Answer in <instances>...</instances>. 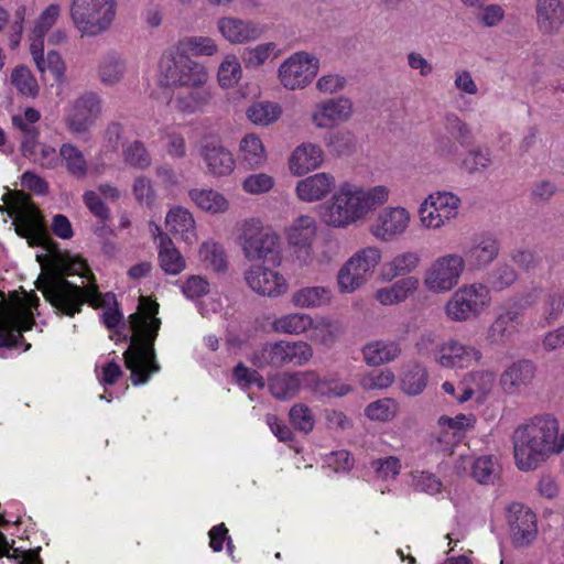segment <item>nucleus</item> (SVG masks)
Instances as JSON below:
<instances>
[{"label":"nucleus","mask_w":564,"mask_h":564,"mask_svg":"<svg viewBox=\"0 0 564 564\" xmlns=\"http://www.w3.org/2000/svg\"><path fill=\"white\" fill-rule=\"evenodd\" d=\"M378 213L369 232L379 241L390 242L404 236L412 224V213L403 205H388Z\"/></svg>","instance_id":"nucleus-17"},{"label":"nucleus","mask_w":564,"mask_h":564,"mask_svg":"<svg viewBox=\"0 0 564 564\" xmlns=\"http://www.w3.org/2000/svg\"><path fill=\"white\" fill-rule=\"evenodd\" d=\"M237 243L249 261L264 260L279 248V236L265 229L259 217H248L237 227Z\"/></svg>","instance_id":"nucleus-13"},{"label":"nucleus","mask_w":564,"mask_h":564,"mask_svg":"<svg viewBox=\"0 0 564 564\" xmlns=\"http://www.w3.org/2000/svg\"><path fill=\"white\" fill-rule=\"evenodd\" d=\"M283 115L282 106L276 101L258 100L246 109L247 119L257 127H270Z\"/></svg>","instance_id":"nucleus-45"},{"label":"nucleus","mask_w":564,"mask_h":564,"mask_svg":"<svg viewBox=\"0 0 564 564\" xmlns=\"http://www.w3.org/2000/svg\"><path fill=\"white\" fill-rule=\"evenodd\" d=\"M519 312L508 310L499 314L488 328L487 337L491 343H501L516 333Z\"/></svg>","instance_id":"nucleus-54"},{"label":"nucleus","mask_w":564,"mask_h":564,"mask_svg":"<svg viewBox=\"0 0 564 564\" xmlns=\"http://www.w3.org/2000/svg\"><path fill=\"white\" fill-rule=\"evenodd\" d=\"M209 70L203 63L174 50L165 52L159 62L158 83L161 87H186L189 93H173L167 106L181 112H195L210 100V93L202 89L209 82Z\"/></svg>","instance_id":"nucleus-2"},{"label":"nucleus","mask_w":564,"mask_h":564,"mask_svg":"<svg viewBox=\"0 0 564 564\" xmlns=\"http://www.w3.org/2000/svg\"><path fill=\"white\" fill-rule=\"evenodd\" d=\"M207 172L214 177L230 175L236 169L232 153L217 140H207L199 148Z\"/></svg>","instance_id":"nucleus-24"},{"label":"nucleus","mask_w":564,"mask_h":564,"mask_svg":"<svg viewBox=\"0 0 564 564\" xmlns=\"http://www.w3.org/2000/svg\"><path fill=\"white\" fill-rule=\"evenodd\" d=\"M197 256L205 268L216 272L227 269V256L224 247L214 239L203 241L198 248Z\"/></svg>","instance_id":"nucleus-52"},{"label":"nucleus","mask_w":564,"mask_h":564,"mask_svg":"<svg viewBox=\"0 0 564 564\" xmlns=\"http://www.w3.org/2000/svg\"><path fill=\"white\" fill-rule=\"evenodd\" d=\"M312 326V315L302 312H291L276 316L271 328L279 334L300 336L307 334Z\"/></svg>","instance_id":"nucleus-47"},{"label":"nucleus","mask_w":564,"mask_h":564,"mask_svg":"<svg viewBox=\"0 0 564 564\" xmlns=\"http://www.w3.org/2000/svg\"><path fill=\"white\" fill-rule=\"evenodd\" d=\"M62 163L66 171L83 178L88 173V163L83 151L70 142L63 143L58 150V164Z\"/></svg>","instance_id":"nucleus-51"},{"label":"nucleus","mask_w":564,"mask_h":564,"mask_svg":"<svg viewBox=\"0 0 564 564\" xmlns=\"http://www.w3.org/2000/svg\"><path fill=\"white\" fill-rule=\"evenodd\" d=\"M325 151L312 141L296 145L288 158V170L292 176H304L319 170L325 163Z\"/></svg>","instance_id":"nucleus-23"},{"label":"nucleus","mask_w":564,"mask_h":564,"mask_svg":"<svg viewBox=\"0 0 564 564\" xmlns=\"http://www.w3.org/2000/svg\"><path fill=\"white\" fill-rule=\"evenodd\" d=\"M458 474H466L470 470V476L479 484H494L500 474L498 460L490 455L473 458L469 455H460L455 466Z\"/></svg>","instance_id":"nucleus-26"},{"label":"nucleus","mask_w":564,"mask_h":564,"mask_svg":"<svg viewBox=\"0 0 564 564\" xmlns=\"http://www.w3.org/2000/svg\"><path fill=\"white\" fill-rule=\"evenodd\" d=\"M316 215L319 224L330 230H347L355 227L337 188L328 200L317 207Z\"/></svg>","instance_id":"nucleus-27"},{"label":"nucleus","mask_w":564,"mask_h":564,"mask_svg":"<svg viewBox=\"0 0 564 564\" xmlns=\"http://www.w3.org/2000/svg\"><path fill=\"white\" fill-rule=\"evenodd\" d=\"M477 422V419L474 414H457L454 417L442 415L437 420L438 427H448L453 431L456 436L459 437V440L463 437V435L474 429L475 424Z\"/></svg>","instance_id":"nucleus-64"},{"label":"nucleus","mask_w":564,"mask_h":564,"mask_svg":"<svg viewBox=\"0 0 564 564\" xmlns=\"http://www.w3.org/2000/svg\"><path fill=\"white\" fill-rule=\"evenodd\" d=\"M174 51L189 57H213L218 54L219 44L212 36L189 35L180 40Z\"/></svg>","instance_id":"nucleus-44"},{"label":"nucleus","mask_w":564,"mask_h":564,"mask_svg":"<svg viewBox=\"0 0 564 564\" xmlns=\"http://www.w3.org/2000/svg\"><path fill=\"white\" fill-rule=\"evenodd\" d=\"M481 358L482 354L478 348L454 338L443 340L433 351L435 364L444 369H467L478 364Z\"/></svg>","instance_id":"nucleus-18"},{"label":"nucleus","mask_w":564,"mask_h":564,"mask_svg":"<svg viewBox=\"0 0 564 564\" xmlns=\"http://www.w3.org/2000/svg\"><path fill=\"white\" fill-rule=\"evenodd\" d=\"M337 191L355 227L367 221L378 208L388 204L392 195L391 187L383 183L364 185L355 181H343Z\"/></svg>","instance_id":"nucleus-6"},{"label":"nucleus","mask_w":564,"mask_h":564,"mask_svg":"<svg viewBox=\"0 0 564 564\" xmlns=\"http://www.w3.org/2000/svg\"><path fill=\"white\" fill-rule=\"evenodd\" d=\"M159 265L170 275H177L186 268V261L169 236H162L159 243Z\"/></svg>","instance_id":"nucleus-48"},{"label":"nucleus","mask_w":564,"mask_h":564,"mask_svg":"<svg viewBox=\"0 0 564 564\" xmlns=\"http://www.w3.org/2000/svg\"><path fill=\"white\" fill-rule=\"evenodd\" d=\"M280 53L276 43L261 42L243 50L242 63L247 69H259L267 63L278 58Z\"/></svg>","instance_id":"nucleus-50"},{"label":"nucleus","mask_w":564,"mask_h":564,"mask_svg":"<svg viewBox=\"0 0 564 564\" xmlns=\"http://www.w3.org/2000/svg\"><path fill=\"white\" fill-rule=\"evenodd\" d=\"M371 468L378 479L393 480L400 475L402 463L399 457L391 455L372 460Z\"/></svg>","instance_id":"nucleus-61"},{"label":"nucleus","mask_w":564,"mask_h":564,"mask_svg":"<svg viewBox=\"0 0 564 564\" xmlns=\"http://www.w3.org/2000/svg\"><path fill=\"white\" fill-rule=\"evenodd\" d=\"M496 381V376L489 370H477L468 373L462 381V393L456 397L458 403H464L475 395L488 394Z\"/></svg>","instance_id":"nucleus-37"},{"label":"nucleus","mask_w":564,"mask_h":564,"mask_svg":"<svg viewBox=\"0 0 564 564\" xmlns=\"http://www.w3.org/2000/svg\"><path fill=\"white\" fill-rule=\"evenodd\" d=\"M158 312L156 302L141 296L138 311L130 315L132 335L123 357L126 367L131 372V380L137 386L145 383L160 370L153 347L161 326V321L156 317Z\"/></svg>","instance_id":"nucleus-4"},{"label":"nucleus","mask_w":564,"mask_h":564,"mask_svg":"<svg viewBox=\"0 0 564 564\" xmlns=\"http://www.w3.org/2000/svg\"><path fill=\"white\" fill-rule=\"evenodd\" d=\"M45 44L40 42L29 45V51L39 73H51L57 82L65 79L66 65L61 54L56 51L44 53Z\"/></svg>","instance_id":"nucleus-35"},{"label":"nucleus","mask_w":564,"mask_h":564,"mask_svg":"<svg viewBox=\"0 0 564 564\" xmlns=\"http://www.w3.org/2000/svg\"><path fill=\"white\" fill-rule=\"evenodd\" d=\"M294 186L296 199L304 204L324 202L336 187V177L333 173L321 171L310 175L301 176Z\"/></svg>","instance_id":"nucleus-22"},{"label":"nucleus","mask_w":564,"mask_h":564,"mask_svg":"<svg viewBox=\"0 0 564 564\" xmlns=\"http://www.w3.org/2000/svg\"><path fill=\"white\" fill-rule=\"evenodd\" d=\"M275 180L271 174L257 172L248 174L241 181V188L246 194L258 196L273 189Z\"/></svg>","instance_id":"nucleus-59"},{"label":"nucleus","mask_w":564,"mask_h":564,"mask_svg":"<svg viewBox=\"0 0 564 564\" xmlns=\"http://www.w3.org/2000/svg\"><path fill=\"white\" fill-rule=\"evenodd\" d=\"M459 207L460 198L452 192L430 193L417 206L419 226L426 231L442 230L457 217Z\"/></svg>","instance_id":"nucleus-12"},{"label":"nucleus","mask_w":564,"mask_h":564,"mask_svg":"<svg viewBox=\"0 0 564 564\" xmlns=\"http://www.w3.org/2000/svg\"><path fill=\"white\" fill-rule=\"evenodd\" d=\"M247 285L257 294L268 297H279L289 291V282L278 270L264 264L251 265L245 272Z\"/></svg>","instance_id":"nucleus-20"},{"label":"nucleus","mask_w":564,"mask_h":564,"mask_svg":"<svg viewBox=\"0 0 564 564\" xmlns=\"http://www.w3.org/2000/svg\"><path fill=\"white\" fill-rule=\"evenodd\" d=\"M118 0H70L69 18L82 37H97L113 26Z\"/></svg>","instance_id":"nucleus-7"},{"label":"nucleus","mask_w":564,"mask_h":564,"mask_svg":"<svg viewBox=\"0 0 564 564\" xmlns=\"http://www.w3.org/2000/svg\"><path fill=\"white\" fill-rule=\"evenodd\" d=\"M39 297L24 292L22 296L12 295L0 301V347L17 346L22 332L29 330L34 322L33 308Z\"/></svg>","instance_id":"nucleus-9"},{"label":"nucleus","mask_w":564,"mask_h":564,"mask_svg":"<svg viewBox=\"0 0 564 564\" xmlns=\"http://www.w3.org/2000/svg\"><path fill=\"white\" fill-rule=\"evenodd\" d=\"M317 221L307 214L295 217L284 229V237L289 246L314 242L317 236Z\"/></svg>","instance_id":"nucleus-41"},{"label":"nucleus","mask_w":564,"mask_h":564,"mask_svg":"<svg viewBox=\"0 0 564 564\" xmlns=\"http://www.w3.org/2000/svg\"><path fill=\"white\" fill-rule=\"evenodd\" d=\"M314 356L313 347L304 340H278L264 344L253 357L258 367L271 366L281 368L286 365L301 367Z\"/></svg>","instance_id":"nucleus-14"},{"label":"nucleus","mask_w":564,"mask_h":564,"mask_svg":"<svg viewBox=\"0 0 564 564\" xmlns=\"http://www.w3.org/2000/svg\"><path fill=\"white\" fill-rule=\"evenodd\" d=\"M269 389L276 399L294 398L299 391L294 373H276L269 379Z\"/></svg>","instance_id":"nucleus-58"},{"label":"nucleus","mask_w":564,"mask_h":564,"mask_svg":"<svg viewBox=\"0 0 564 564\" xmlns=\"http://www.w3.org/2000/svg\"><path fill=\"white\" fill-rule=\"evenodd\" d=\"M308 339L311 343L330 348L339 338L341 333L340 324L325 315L312 316V326L310 327Z\"/></svg>","instance_id":"nucleus-40"},{"label":"nucleus","mask_w":564,"mask_h":564,"mask_svg":"<svg viewBox=\"0 0 564 564\" xmlns=\"http://www.w3.org/2000/svg\"><path fill=\"white\" fill-rule=\"evenodd\" d=\"M188 196L197 208L209 215L226 214L231 206L228 197L214 188H193Z\"/></svg>","instance_id":"nucleus-36"},{"label":"nucleus","mask_w":564,"mask_h":564,"mask_svg":"<svg viewBox=\"0 0 564 564\" xmlns=\"http://www.w3.org/2000/svg\"><path fill=\"white\" fill-rule=\"evenodd\" d=\"M500 252V242L495 235L484 234L476 237L466 252L470 267L475 270L487 269Z\"/></svg>","instance_id":"nucleus-31"},{"label":"nucleus","mask_w":564,"mask_h":564,"mask_svg":"<svg viewBox=\"0 0 564 564\" xmlns=\"http://www.w3.org/2000/svg\"><path fill=\"white\" fill-rule=\"evenodd\" d=\"M419 286L420 280L416 276L398 279L390 285L376 290L373 299L382 306H397L414 295Z\"/></svg>","instance_id":"nucleus-33"},{"label":"nucleus","mask_w":564,"mask_h":564,"mask_svg":"<svg viewBox=\"0 0 564 564\" xmlns=\"http://www.w3.org/2000/svg\"><path fill=\"white\" fill-rule=\"evenodd\" d=\"M401 354L399 344L392 340H373L362 347L367 365L380 366L395 360Z\"/></svg>","instance_id":"nucleus-46"},{"label":"nucleus","mask_w":564,"mask_h":564,"mask_svg":"<svg viewBox=\"0 0 564 564\" xmlns=\"http://www.w3.org/2000/svg\"><path fill=\"white\" fill-rule=\"evenodd\" d=\"M507 521L511 543L516 547L530 546L538 535L534 512L521 503H511L507 509Z\"/></svg>","instance_id":"nucleus-19"},{"label":"nucleus","mask_w":564,"mask_h":564,"mask_svg":"<svg viewBox=\"0 0 564 564\" xmlns=\"http://www.w3.org/2000/svg\"><path fill=\"white\" fill-rule=\"evenodd\" d=\"M465 271L466 260L460 253H442L424 269L422 283L426 292L444 295L457 288Z\"/></svg>","instance_id":"nucleus-10"},{"label":"nucleus","mask_w":564,"mask_h":564,"mask_svg":"<svg viewBox=\"0 0 564 564\" xmlns=\"http://www.w3.org/2000/svg\"><path fill=\"white\" fill-rule=\"evenodd\" d=\"M354 115V101L341 95L315 102L307 113V122L316 131L333 130L349 122Z\"/></svg>","instance_id":"nucleus-15"},{"label":"nucleus","mask_w":564,"mask_h":564,"mask_svg":"<svg viewBox=\"0 0 564 564\" xmlns=\"http://www.w3.org/2000/svg\"><path fill=\"white\" fill-rule=\"evenodd\" d=\"M40 119V111L35 108L28 107L22 112L12 116V124L25 134L24 138H33L39 137V131L33 124Z\"/></svg>","instance_id":"nucleus-63"},{"label":"nucleus","mask_w":564,"mask_h":564,"mask_svg":"<svg viewBox=\"0 0 564 564\" xmlns=\"http://www.w3.org/2000/svg\"><path fill=\"white\" fill-rule=\"evenodd\" d=\"M518 280V273L509 263L499 264L490 274L489 288L496 292H502L511 288Z\"/></svg>","instance_id":"nucleus-60"},{"label":"nucleus","mask_w":564,"mask_h":564,"mask_svg":"<svg viewBox=\"0 0 564 564\" xmlns=\"http://www.w3.org/2000/svg\"><path fill=\"white\" fill-rule=\"evenodd\" d=\"M408 477L409 486L415 491L434 496L443 490L442 480L427 470H413Z\"/></svg>","instance_id":"nucleus-56"},{"label":"nucleus","mask_w":564,"mask_h":564,"mask_svg":"<svg viewBox=\"0 0 564 564\" xmlns=\"http://www.w3.org/2000/svg\"><path fill=\"white\" fill-rule=\"evenodd\" d=\"M492 163L490 151L475 148L468 151L462 160V167L468 173H478L487 170Z\"/></svg>","instance_id":"nucleus-62"},{"label":"nucleus","mask_w":564,"mask_h":564,"mask_svg":"<svg viewBox=\"0 0 564 564\" xmlns=\"http://www.w3.org/2000/svg\"><path fill=\"white\" fill-rule=\"evenodd\" d=\"M513 458L521 471L538 469L564 452V429L552 414H538L519 424L512 433Z\"/></svg>","instance_id":"nucleus-3"},{"label":"nucleus","mask_w":564,"mask_h":564,"mask_svg":"<svg viewBox=\"0 0 564 564\" xmlns=\"http://www.w3.org/2000/svg\"><path fill=\"white\" fill-rule=\"evenodd\" d=\"M102 112V99L95 91H85L64 109V123L73 134L87 133Z\"/></svg>","instance_id":"nucleus-16"},{"label":"nucleus","mask_w":564,"mask_h":564,"mask_svg":"<svg viewBox=\"0 0 564 564\" xmlns=\"http://www.w3.org/2000/svg\"><path fill=\"white\" fill-rule=\"evenodd\" d=\"M10 85L23 97L36 98L40 94V86L32 70L25 65H18L11 69L9 77Z\"/></svg>","instance_id":"nucleus-53"},{"label":"nucleus","mask_w":564,"mask_h":564,"mask_svg":"<svg viewBox=\"0 0 564 564\" xmlns=\"http://www.w3.org/2000/svg\"><path fill=\"white\" fill-rule=\"evenodd\" d=\"M421 264V256L414 250H403L397 252L389 260L382 263L379 271V279L381 282H392L395 279L413 276Z\"/></svg>","instance_id":"nucleus-28"},{"label":"nucleus","mask_w":564,"mask_h":564,"mask_svg":"<svg viewBox=\"0 0 564 564\" xmlns=\"http://www.w3.org/2000/svg\"><path fill=\"white\" fill-rule=\"evenodd\" d=\"M427 370L420 365L409 367L400 379V388L408 395L421 394L427 386Z\"/></svg>","instance_id":"nucleus-55"},{"label":"nucleus","mask_w":564,"mask_h":564,"mask_svg":"<svg viewBox=\"0 0 564 564\" xmlns=\"http://www.w3.org/2000/svg\"><path fill=\"white\" fill-rule=\"evenodd\" d=\"M383 249L375 243L354 250L338 268L335 282L337 292L350 295L364 289L381 270Z\"/></svg>","instance_id":"nucleus-5"},{"label":"nucleus","mask_w":564,"mask_h":564,"mask_svg":"<svg viewBox=\"0 0 564 564\" xmlns=\"http://www.w3.org/2000/svg\"><path fill=\"white\" fill-rule=\"evenodd\" d=\"M240 162L249 169L263 166L268 161V152L262 139L256 133H247L238 145Z\"/></svg>","instance_id":"nucleus-38"},{"label":"nucleus","mask_w":564,"mask_h":564,"mask_svg":"<svg viewBox=\"0 0 564 564\" xmlns=\"http://www.w3.org/2000/svg\"><path fill=\"white\" fill-rule=\"evenodd\" d=\"M243 77V65L235 53H226L216 70V80L221 89H232Z\"/></svg>","instance_id":"nucleus-43"},{"label":"nucleus","mask_w":564,"mask_h":564,"mask_svg":"<svg viewBox=\"0 0 564 564\" xmlns=\"http://www.w3.org/2000/svg\"><path fill=\"white\" fill-rule=\"evenodd\" d=\"M3 202L9 216L13 219L15 232L28 240L31 247H41L46 252L36 254L43 272L36 280V288L59 313L74 316L87 302L91 306H102L113 300V294H101L95 284L80 288L68 282L64 274L87 276L89 268L78 256L62 254L48 237L39 209L22 192H8Z\"/></svg>","instance_id":"nucleus-1"},{"label":"nucleus","mask_w":564,"mask_h":564,"mask_svg":"<svg viewBox=\"0 0 564 564\" xmlns=\"http://www.w3.org/2000/svg\"><path fill=\"white\" fill-rule=\"evenodd\" d=\"M398 412L399 404L391 398L373 401L365 409V415L375 422H389L397 416Z\"/></svg>","instance_id":"nucleus-57"},{"label":"nucleus","mask_w":564,"mask_h":564,"mask_svg":"<svg viewBox=\"0 0 564 564\" xmlns=\"http://www.w3.org/2000/svg\"><path fill=\"white\" fill-rule=\"evenodd\" d=\"M220 37L230 45H243L257 42L263 35L259 23L235 15H223L216 21Z\"/></svg>","instance_id":"nucleus-21"},{"label":"nucleus","mask_w":564,"mask_h":564,"mask_svg":"<svg viewBox=\"0 0 564 564\" xmlns=\"http://www.w3.org/2000/svg\"><path fill=\"white\" fill-rule=\"evenodd\" d=\"M334 293L329 286L306 285L295 290L291 295V303L297 308H321L333 303Z\"/></svg>","instance_id":"nucleus-34"},{"label":"nucleus","mask_w":564,"mask_h":564,"mask_svg":"<svg viewBox=\"0 0 564 564\" xmlns=\"http://www.w3.org/2000/svg\"><path fill=\"white\" fill-rule=\"evenodd\" d=\"M535 24L545 35H554L564 25V0H536Z\"/></svg>","instance_id":"nucleus-30"},{"label":"nucleus","mask_w":564,"mask_h":564,"mask_svg":"<svg viewBox=\"0 0 564 564\" xmlns=\"http://www.w3.org/2000/svg\"><path fill=\"white\" fill-rule=\"evenodd\" d=\"M453 291L443 306L444 316L451 323L479 318L492 305L491 290L481 281L464 283Z\"/></svg>","instance_id":"nucleus-8"},{"label":"nucleus","mask_w":564,"mask_h":564,"mask_svg":"<svg viewBox=\"0 0 564 564\" xmlns=\"http://www.w3.org/2000/svg\"><path fill=\"white\" fill-rule=\"evenodd\" d=\"M535 365L529 360L511 364L500 376V387L507 394H518L530 386L535 377Z\"/></svg>","instance_id":"nucleus-32"},{"label":"nucleus","mask_w":564,"mask_h":564,"mask_svg":"<svg viewBox=\"0 0 564 564\" xmlns=\"http://www.w3.org/2000/svg\"><path fill=\"white\" fill-rule=\"evenodd\" d=\"M22 154L34 163L55 169L58 165V152L48 143L39 140V137L24 138L21 145Z\"/></svg>","instance_id":"nucleus-39"},{"label":"nucleus","mask_w":564,"mask_h":564,"mask_svg":"<svg viewBox=\"0 0 564 564\" xmlns=\"http://www.w3.org/2000/svg\"><path fill=\"white\" fill-rule=\"evenodd\" d=\"M165 226L172 235L188 246L198 240L196 220L189 209L183 206H173L169 209Z\"/></svg>","instance_id":"nucleus-29"},{"label":"nucleus","mask_w":564,"mask_h":564,"mask_svg":"<svg viewBox=\"0 0 564 564\" xmlns=\"http://www.w3.org/2000/svg\"><path fill=\"white\" fill-rule=\"evenodd\" d=\"M127 72V62L122 55L116 52L106 54L98 65L99 80L106 86L119 84Z\"/></svg>","instance_id":"nucleus-49"},{"label":"nucleus","mask_w":564,"mask_h":564,"mask_svg":"<svg viewBox=\"0 0 564 564\" xmlns=\"http://www.w3.org/2000/svg\"><path fill=\"white\" fill-rule=\"evenodd\" d=\"M62 15V7L58 3H51L44 8L33 22V26L28 34L30 44L40 42L45 44L46 34L56 25Z\"/></svg>","instance_id":"nucleus-42"},{"label":"nucleus","mask_w":564,"mask_h":564,"mask_svg":"<svg viewBox=\"0 0 564 564\" xmlns=\"http://www.w3.org/2000/svg\"><path fill=\"white\" fill-rule=\"evenodd\" d=\"M182 293L191 301L198 302V311L203 316H209L221 310L223 303L217 294H209L208 281L200 275H191L182 285Z\"/></svg>","instance_id":"nucleus-25"},{"label":"nucleus","mask_w":564,"mask_h":564,"mask_svg":"<svg viewBox=\"0 0 564 564\" xmlns=\"http://www.w3.org/2000/svg\"><path fill=\"white\" fill-rule=\"evenodd\" d=\"M319 70V57L313 52L299 50L279 64L276 79L285 90H304L312 85Z\"/></svg>","instance_id":"nucleus-11"}]
</instances>
